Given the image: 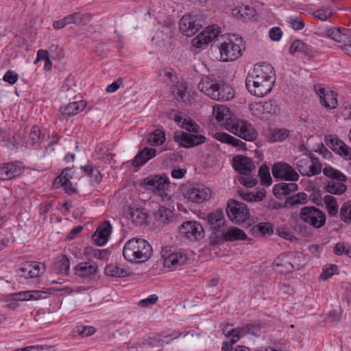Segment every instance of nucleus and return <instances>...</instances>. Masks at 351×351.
Returning a JSON list of instances; mask_svg holds the SVG:
<instances>
[{
	"label": "nucleus",
	"mask_w": 351,
	"mask_h": 351,
	"mask_svg": "<svg viewBox=\"0 0 351 351\" xmlns=\"http://www.w3.org/2000/svg\"><path fill=\"white\" fill-rule=\"evenodd\" d=\"M130 217L134 223L141 224L145 222L147 215L143 208H136L132 209Z\"/></svg>",
	"instance_id": "603ef678"
},
{
	"label": "nucleus",
	"mask_w": 351,
	"mask_h": 351,
	"mask_svg": "<svg viewBox=\"0 0 351 351\" xmlns=\"http://www.w3.org/2000/svg\"><path fill=\"white\" fill-rule=\"evenodd\" d=\"M215 138L223 143L232 145L235 147L240 148L241 149H246V145L245 143L241 141L240 139L237 138L225 132H217L215 134Z\"/></svg>",
	"instance_id": "e433bc0d"
},
{
	"label": "nucleus",
	"mask_w": 351,
	"mask_h": 351,
	"mask_svg": "<svg viewBox=\"0 0 351 351\" xmlns=\"http://www.w3.org/2000/svg\"><path fill=\"white\" fill-rule=\"evenodd\" d=\"M233 167L240 174L248 176L255 169L252 160L244 156H237L233 158Z\"/></svg>",
	"instance_id": "5701e85b"
},
{
	"label": "nucleus",
	"mask_w": 351,
	"mask_h": 351,
	"mask_svg": "<svg viewBox=\"0 0 351 351\" xmlns=\"http://www.w3.org/2000/svg\"><path fill=\"white\" fill-rule=\"evenodd\" d=\"M23 169L21 162L15 161L0 164V175L2 179L9 180L19 176Z\"/></svg>",
	"instance_id": "a878e982"
},
{
	"label": "nucleus",
	"mask_w": 351,
	"mask_h": 351,
	"mask_svg": "<svg viewBox=\"0 0 351 351\" xmlns=\"http://www.w3.org/2000/svg\"><path fill=\"white\" fill-rule=\"evenodd\" d=\"M324 200L328 214L330 216H336L339 210L337 199L331 195H326L324 197Z\"/></svg>",
	"instance_id": "de8ad7c7"
},
{
	"label": "nucleus",
	"mask_w": 351,
	"mask_h": 351,
	"mask_svg": "<svg viewBox=\"0 0 351 351\" xmlns=\"http://www.w3.org/2000/svg\"><path fill=\"white\" fill-rule=\"evenodd\" d=\"M156 149L150 147H144L141 150L134 158L132 165L135 167H139L145 165L147 161L153 158L156 155Z\"/></svg>",
	"instance_id": "2f4dec72"
},
{
	"label": "nucleus",
	"mask_w": 351,
	"mask_h": 351,
	"mask_svg": "<svg viewBox=\"0 0 351 351\" xmlns=\"http://www.w3.org/2000/svg\"><path fill=\"white\" fill-rule=\"evenodd\" d=\"M229 219L238 224L249 226L253 222L247 206L234 199H230L226 209Z\"/></svg>",
	"instance_id": "39448f33"
},
{
	"label": "nucleus",
	"mask_w": 351,
	"mask_h": 351,
	"mask_svg": "<svg viewBox=\"0 0 351 351\" xmlns=\"http://www.w3.org/2000/svg\"><path fill=\"white\" fill-rule=\"evenodd\" d=\"M152 254L151 245L145 239L132 238L128 241L123 249L124 258L130 263H141L147 261Z\"/></svg>",
	"instance_id": "7ed1b4c3"
},
{
	"label": "nucleus",
	"mask_w": 351,
	"mask_h": 351,
	"mask_svg": "<svg viewBox=\"0 0 351 351\" xmlns=\"http://www.w3.org/2000/svg\"><path fill=\"white\" fill-rule=\"evenodd\" d=\"M257 228L263 234H271L273 233V227L269 223H260L257 225Z\"/></svg>",
	"instance_id": "338daca9"
},
{
	"label": "nucleus",
	"mask_w": 351,
	"mask_h": 351,
	"mask_svg": "<svg viewBox=\"0 0 351 351\" xmlns=\"http://www.w3.org/2000/svg\"><path fill=\"white\" fill-rule=\"evenodd\" d=\"M86 106V104L84 101H74L69 103L66 106L60 108L62 119H66L71 116H74L82 111Z\"/></svg>",
	"instance_id": "7c9ffc66"
},
{
	"label": "nucleus",
	"mask_w": 351,
	"mask_h": 351,
	"mask_svg": "<svg viewBox=\"0 0 351 351\" xmlns=\"http://www.w3.org/2000/svg\"><path fill=\"white\" fill-rule=\"evenodd\" d=\"M3 80L10 84H14L18 80V75L12 71H8L3 76Z\"/></svg>",
	"instance_id": "774afa93"
},
{
	"label": "nucleus",
	"mask_w": 351,
	"mask_h": 351,
	"mask_svg": "<svg viewBox=\"0 0 351 351\" xmlns=\"http://www.w3.org/2000/svg\"><path fill=\"white\" fill-rule=\"evenodd\" d=\"M233 14H239L241 16L245 19H251L254 17V10L248 5L241 6L239 8H235L232 10Z\"/></svg>",
	"instance_id": "5fc2aeb1"
},
{
	"label": "nucleus",
	"mask_w": 351,
	"mask_h": 351,
	"mask_svg": "<svg viewBox=\"0 0 351 351\" xmlns=\"http://www.w3.org/2000/svg\"><path fill=\"white\" fill-rule=\"evenodd\" d=\"M198 88L212 99L217 101H228L234 96V90L230 86L210 75L202 78Z\"/></svg>",
	"instance_id": "f03ea898"
},
{
	"label": "nucleus",
	"mask_w": 351,
	"mask_h": 351,
	"mask_svg": "<svg viewBox=\"0 0 351 351\" xmlns=\"http://www.w3.org/2000/svg\"><path fill=\"white\" fill-rule=\"evenodd\" d=\"M170 181L166 175H154L144 180V184L156 195H159L162 200H169L171 195L169 193Z\"/></svg>",
	"instance_id": "0eeeda50"
},
{
	"label": "nucleus",
	"mask_w": 351,
	"mask_h": 351,
	"mask_svg": "<svg viewBox=\"0 0 351 351\" xmlns=\"http://www.w3.org/2000/svg\"><path fill=\"white\" fill-rule=\"evenodd\" d=\"M332 14V11L328 8H322L313 12V16L321 21H326Z\"/></svg>",
	"instance_id": "bf43d9fd"
},
{
	"label": "nucleus",
	"mask_w": 351,
	"mask_h": 351,
	"mask_svg": "<svg viewBox=\"0 0 351 351\" xmlns=\"http://www.w3.org/2000/svg\"><path fill=\"white\" fill-rule=\"evenodd\" d=\"M45 270V265L38 262H25L19 269L21 275L25 278L39 277Z\"/></svg>",
	"instance_id": "412c9836"
},
{
	"label": "nucleus",
	"mask_w": 351,
	"mask_h": 351,
	"mask_svg": "<svg viewBox=\"0 0 351 351\" xmlns=\"http://www.w3.org/2000/svg\"><path fill=\"white\" fill-rule=\"evenodd\" d=\"M71 170L72 168L64 169L61 174L56 178L53 184L55 188H59L60 186L64 187L65 192L70 195L76 193V189L73 186V184L71 181L73 178L70 173Z\"/></svg>",
	"instance_id": "aec40b11"
},
{
	"label": "nucleus",
	"mask_w": 351,
	"mask_h": 351,
	"mask_svg": "<svg viewBox=\"0 0 351 351\" xmlns=\"http://www.w3.org/2000/svg\"><path fill=\"white\" fill-rule=\"evenodd\" d=\"M201 27L202 25L197 21V16L191 14L184 15L179 21L180 31L189 37L195 34Z\"/></svg>",
	"instance_id": "f3484780"
},
{
	"label": "nucleus",
	"mask_w": 351,
	"mask_h": 351,
	"mask_svg": "<svg viewBox=\"0 0 351 351\" xmlns=\"http://www.w3.org/2000/svg\"><path fill=\"white\" fill-rule=\"evenodd\" d=\"M173 94L178 101L191 104L195 101L193 93L189 90L186 82H180L174 85Z\"/></svg>",
	"instance_id": "b1692460"
},
{
	"label": "nucleus",
	"mask_w": 351,
	"mask_h": 351,
	"mask_svg": "<svg viewBox=\"0 0 351 351\" xmlns=\"http://www.w3.org/2000/svg\"><path fill=\"white\" fill-rule=\"evenodd\" d=\"M49 294V293L46 291L32 290L17 292L14 293V295L16 300L29 301L32 300H38L47 298Z\"/></svg>",
	"instance_id": "72a5a7b5"
},
{
	"label": "nucleus",
	"mask_w": 351,
	"mask_h": 351,
	"mask_svg": "<svg viewBox=\"0 0 351 351\" xmlns=\"http://www.w3.org/2000/svg\"><path fill=\"white\" fill-rule=\"evenodd\" d=\"M275 79V73L270 64H256L245 78V86L251 95L263 97L271 91Z\"/></svg>",
	"instance_id": "f257e3e1"
},
{
	"label": "nucleus",
	"mask_w": 351,
	"mask_h": 351,
	"mask_svg": "<svg viewBox=\"0 0 351 351\" xmlns=\"http://www.w3.org/2000/svg\"><path fill=\"white\" fill-rule=\"evenodd\" d=\"M56 267L58 269V273L67 275L70 267V261L68 257L63 254L56 263Z\"/></svg>",
	"instance_id": "8fccbe9b"
},
{
	"label": "nucleus",
	"mask_w": 351,
	"mask_h": 351,
	"mask_svg": "<svg viewBox=\"0 0 351 351\" xmlns=\"http://www.w3.org/2000/svg\"><path fill=\"white\" fill-rule=\"evenodd\" d=\"M207 219L210 228L216 231L221 230L226 223L223 213L220 209L208 214Z\"/></svg>",
	"instance_id": "f704fd0d"
},
{
	"label": "nucleus",
	"mask_w": 351,
	"mask_h": 351,
	"mask_svg": "<svg viewBox=\"0 0 351 351\" xmlns=\"http://www.w3.org/2000/svg\"><path fill=\"white\" fill-rule=\"evenodd\" d=\"M261 327L258 324H248L245 326L231 330L226 335L227 336H232L233 337H241L247 335L254 336H259Z\"/></svg>",
	"instance_id": "c756f323"
},
{
	"label": "nucleus",
	"mask_w": 351,
	"mask_h": 351,
	"mask_svg": "<svg viewBox=\"0 0 351 351\" xmlns=\"http://www.w3.org/2000/svg\"><path fill=\"white\" fill-rule=\"evenodd\" d=\"M40 136V128L37 125H34L29 133V139L31 141V143L34 145L39 141Z\"/></svg>",
	"instance_id": "680f3d73"
},
{
	"label": "nucleus",
	"mask_w": 351,
	"mask_h": 351,
	"mask_svg": "<svg viewBox=\"0 0 351 351\" xmlns=\"http://www.w3.org/2000/svg\"><path fill=\"white\" fill-rule=\"evenodd\" d=\"M212 191L204 185H195L187 188L184 192L185 198L194 203L200 204L211 197Z\"/></svg>",
	"instance_id": "ddd939ff"
},
{
	"label": "nucleus",
	"mask_w": 351,
	"mask_h": 351,
	"mask_svg": "<svg viewBox=\"0 0 351 351\" xmlns=\"http://www.w3.org/2000/svg\"><path fill=\"white\" fill-rule=\"evenodd\" d=\"M339 217L343 222L346 223H351V203H344L339 212Z\"/></svg>",
	"instance_id": "864d4df0"
},
{
	"label": "nucleus",
	"mask_w": 351,
	"mask_h": 351,
	"mask_svg": "<svg viewBox=\"0 0 351 351\" xmlns=\"http://www.w3.org/2000/svg\"><path fill=\"white\" fill-rule=\"evenodd\" d=\"M173 217L172 210L165 206H160L155 214L156 220L164 224L167 223Z\"/></svg>",
	"instance_id": "c03bdc74"
},
{
	"label": "nucleus",
	"mask_w": 351,
	"mask_h": 351,
	"mask_svg": "<svg viewBox=\"0 0 351 351\" xmlns=\"http://www.w3.org/2000/svg\"><path fill=\"white\" fill-rule=\"evenodd\" d=\"M240 195L243 199L250 202H261L265 198L266 191L265 189H262L255 193L251 192H241Z\"/></svg>",
	"instance_id": "49530a36"
},
{
	"label": "nucleus",
	"mask_w": 351,
	"mask_h": 351,
	"mask_svg": "<svg viewBox=\"0 0 351 351\" xmlns=\"http://www.w3.org/2000/svg\"><path fill=\"white\" fill-rule=\"evenodd\" d=\"M238 180L240 182V184L248 188L254 186L258 182L257 178L251 176L250 174H249L248 176L243 175V176H240L238 178Z\"/></svg>",
	"instance_id": "13d9d810"
},
{
	"label": "nucleus",
	"mask_w": 351,
	"mask_h": 351,
	"mask_svg": "<svg viewBox=\"0 0 351 351\" xmlns=\"http://www.w3.org/2000/svg\"><path fill=\"white\" fill-rule=\"evenodd\" d=\"M74 274L82 278H93L95 276L98 266L96 263L89 262H82L74 267Z\"/></svg>",
	"instance_id": "393cba45"
},
{
	"label": "nucleus",
	"mask_w": 351,
	"mask_h": 351,
	"mask_svg": "<svg viewBox=\"0 0 351 351\" xmlns=\"http://www.w3.org/2000/svg\"><path fill=\"white\" fill-rule=\"evenodd\" d=\"M68 25H86L91 21V15L88 13L74 12L66 16Z\"/></svg>",
	"instance_id": "58836bf2"
},
{
	"label": "nucleus",
	"mask_w": 351,
	"mask_h": 351,
	"mask_svg": "<svg viewBox=\"0 0 351 351\" xmlns=\"http://www.w3.org/2000/svg\"><path fill=\"white\" fill-rule=\"evenodd\" d=\"M289 23L291 27L295 30H301L304 27L305 23L301 16L298 15L291 16L289 18Z\"/></svg>",
	"instance_id": "4d7b16f0"
},
{
	"label": "nucleus",
	"mask_w": 351,
	"mask_h": 351,
	"mask_svg": "<svg viewBox=\"0 0 351 351\" xmlns=\"http://www.w3.org/2000/svg\"><path fill=\"white\" fill-rule=\"evenodd\" d=\"M255 110H263L264 117L266 114H274L278 110V106L273 100H269L263 103L259 102L254 104Z\"/></svg>",
	"instance_id": "79ce46f5"
},
{
	"label": "nucleus",
	"mask_w": 351,
	"mask_h": 351,
	"mask_svg": "<svg viewBox=\"0 0 351 351\" xmlns=\"http://www.w3.org/2000/svg\"><path fill=\"white\" fill-rule=\"evenodd\" d=\"M298 186L295 183L281 182L274 185L273 193L278 199H281L289 193L298 191Z\"/></svg>",
	"instance_id": "473e14b6"
},
{
	"label": "nucleus",
	"mask_w": 351,
	"mask_h": 351,
	"mask_svg": "<svg viewBox=\"0 0 351 351\" xmlns=\"http://www.w3.org/2000/svg\"><path fill=\"white\" fill-rule=\"evenodd\" d=\"M326 145L337 154L346 160H351V147L337 137L329 135L326 137Z\"/></svg>",
	"instance_id": "2eb2a0df"
},
{
	"label": "nucleus",
	"mask_w": 351,
	"mask_h": 351,
	"mask_svg": "<svg viewBox=\"0 0 351 351\" xmlns=\"http://www.w3.org/2000/svg\"><path fill=\"white\" fill-rule=\"evenodd\" d=\"M112 232V226L109 221H105L99 226L93 235V239L95 244L99 246L104 245L108 241Z\"/></svg>",
	"instance_id": "bb28decb"
},
{
	"label": "nucleus",
	"mask_w": 351,
	"mask_h": 351,
	"mask_svg": "<svg viewBox=\"0 0 351 351\" xmlns=\"http://www.w3.org/2000/svg\"><path fill=\"white\" fill-rule=\"evenodd\" d=\"M344 182L345 181L328 180L324 184V189L330 194L336 195H342L347 189L346 185L343 184Z\"/></svg>",
	"instance_id": "4c0bfd02"
},
{
	"label": "nucleus",
	"mask_w": 351,
	"mask_h": 351,
	"mask_svg": "<svg viewBox=\"0 0 351 351\" xmlns=\"http://www.w3.org/2000/svg\"><path fill=\"white\" fill-rule=\"evenodd\" d=\"M322 171L324 176L330 178V180L347 181L348 178L344 173L331 166L326 165Z\"/></svg>",
	"instance_id": "37998d69"
},
{
	"label": "nucleus",
	"mask_w": 351,
	"mask_h": 351,
	"mask_svg": "<svg viewBox=\"0 0 351 351\" xmlns=\"http://www.w3.org/2000/svg\"><path fill=\"white\" fill-rule=\"evenodd\" d=\"M337 269V266L335 265H330L329 267L324 268L320 275V278L323 280H328L336 273Z\"/></svg>",
	"instance_id": "052dcab7"
},
{
	"label": "nucleus",
	"mask_w": 351,
	"mask_h": 351,
	"mask_svg": "<svg viewBox=\"0 0 351 351\" xmlns=\"http://www.w3.org/2000/svg\"><path fill=\"white\" fill-rule=\"evenodd\" d=\"M289 132L286 129H278L271 134L270 139L274 141H282L289 136Z\"/></svg>",
	"instance_id": "6e6d98bb"
},
{
	"label": "nucleus",
	"mask_w": 351,
	"mask_h": 351,
	"mask_svg": "<svg viewBox=\"0 0 351 351\" xmlns=\"http://www.w3.org/2000/svg\"><path fill=\"white\" fill-rule=\"evenodd\" d=\"M173 140L181 147L191 148L204 143L206 138L202 134L177 131L174 132Z\"/></svg>",
	"instance_id": "9b49d317"
},
{
	"label": "nucleus",
	"mask_w": 351,
	"mask_h": 351,
	"mask_svg": "<svg viewBox=\"0 0 351 351\" xmlns=\"http://www.w3.org/2000/svg\"><path fill=\"white\" fill-rule=\"evenodd\" d=\"M213 114L217 122H223V124L226 125V128L229 121L234 119V118L231 117L229 108L224 106H215L213 107Z\"/></svg>",
	"instance_id": "c9c22d12"
},
{
	"label": "nucleus",
	"mask_w": 351,
	"mask_h": 351,
	"mask_svg": "<svg viewBox=\"0 0 351 351\" xmlns=\"http://www.w3.org/2000/svg\"><path fill=\"white\" fill-rule=\"evenodd\" d=\"M219 34L220 28L218 26H209L192 40V45L195 48H202L217 38Z\"/></svg>",
	"instance_id": "a211bd4d"
},
{
	"label": "nucleus",
	"mask_w": 351,
	"mask_h": 351,
	"mask_svg": "<svg viewBox=\"0 0 351 351\" xmlns=\"http://www.w3.org/2000/svg\"><path fill=\"white\" fill-rule=\"evenodd\" d=\"M105 273L109 276L116 278H123L130 275V271L129 270L119 267L116 264L107 265L105 268Z\"/></svg>",
	"instance_id": "ea45409f"
},
{
	"label": "nucleus",
	"mask_w": 351,
	"mask_h": 351,
	"mask_svg": "<svg viewBox=\"0 0 351 351\" xmlns=\"http://www.w3.org/2000/svg\"><path fill=\"white\" fill-rule=\"evenodd\" d=\"M258 177L262 185L270 186L272 179L270 175L269 169L266 165H262L258 169Z\"/></svg>",
	"instance_id": "09e8293b"
},
{
	"label": "nucleus",
	"mask_w": 351,
	"mask_h": 351,
	"mask_svg": "<svg viewBox=\"0 0 351 351\" xmlns=\"http://www.w3.org/2000/svg\"><path fill=\"white\" fill-rule=\"evenodd\" d=\"M158 300V297L156 295L153 294L145 299L140 300L138 305L141 307H148L156 303Z\"/></svg>",
	"instance_id": "e2e57ef3"
},
{
	"label": "nucleus",
	"mask_w": 351,
	"mask_h": 351,
	"mask_svg": "<svg viewBox=\"0 0 351 351\" xmlns=\"http://www.w3.org/2000/svg\"><path fill=\"white\" fill-rule=\"evenodd\" d=\"M300 219L315 228H319L326 223V214L315 206L303 207L300 212Z\"/></svg>",
	"instance_id": "9d476101"
},
{
	"label": "nucleus",
	"mask_w": 351,
	"mask_h": 351,
	"mask_svg": "<svg viewBox=\"0 0 351 351\" xmlns=\"http://www.w3.org/2000/svg\"><path fill=\"white\" fill-rule=\"evenodd\" d=\"M247 235L245 233L238 228L231 227L226 231L223 232L221 237L217 238V241L213 240L211 242L216 244L221 241H234L238 240H245Z\"/></svg>",
	"instance_id": "c85d7f7f"
},
{
	"label": "nucleus",
	"mask_w": 351,
	"mask_h": 351,
	"mask_svg": "<svg viewBox=\"0 0 351 351\" xmlns=\"http://www.w3.org/2000/svg\"><path fill=\"white\" fill-rule=\"evenodd\" d=\"M173 120L182 128L189 132L195 134L199 132L200 127L199 125L190 117L184 116V114L180 112L176 113L174 115Z\"/></svg>",
	"instance_id": "cd10ccee"
},
{
	"label": "nucleus",
	"mask_w": 351,
	"mask_h": 351,
	"mask_svg": "<svg viewBox=\"0 0 351 351\" xmlns=\"http://www.w3.org/2000/svg\"><path fill=\"white\" fill-rule=\"evenodd\" d=\"M77 332L82 337H88L95 333V330L93 326H82L77 327Z\"/></svg>",
	"instance_id": "69168bd1"
},
{
	"label": "nucleus",
	"mask_w": 351,
	"mask_h": 351,
	"mask_svg": "<svg viewBox=\"0 0 351 351\" xmlns=\"http://www.w3.org/2000/svg\"><path fill=\"white\" fill-rule=\"evenodd\" d=\"M315 90L319 96L323 106L328 109L336 108L338 104L337 93L321 86H315Z\"/></svg>",
	"instance_id": "6ab92c4d"
},
{
	"label": "nucleus",
	"mask_w": 351,
	"mask_h": 351,
	"mask_svg": "<svg viewBox=\"0 0 351 351\" xmlns=\"http://www.w3.org/2000/svg\"><path fill=\"white\" fill-rule=\"evenodd\" d=\"M324 35L338 43L341 49L343 45L351 42V29L332 27L327 28Z\"/></svg>",
	"instance_id": "dca6fc26"
},
{
	"label": "nucleus",
	"mask_w": 351,
	"mask_h": 351,
	"mask_svg": "<svg viewBox=\"0 0 351 351\" xmlns=\"http://www.w3.org/2000/svg\"><path fill=\"white\" fill-rule=\"evenodd\" d=\"M148 143L152 146L162 145L165 140V133L161 129H156L147 136Z\"/></svg>",
	"instance_id": "a19ab883"
},
{
	"label": "nucleus",
	"mask_w": 351,
	"mask_h": 351,
	"mask_svg": "<svg viewBox=\"0 0 351 351\" xmlns=\"http://www.w3.org/2000/svg\"><path fill=\"white\" fill-rule=\"evenodd\" d=\"M273 176L289 181H298L299 174L289 164L285 162L275 163L271 169Z\"/></svg>",
	"instance_id": "4468645a"
},
{
	"label": "nucleus",
	"mask_w": 351,
	"mask_h": 351,
	"mask_svg": "<svg viewBox=\"0 0 351 351\" xmlns=\"http://www.w3.org/2000/svg\"><path fill=\"white\" fill-rule=\"evenodd\" d=\"M181 236L193 241H199L204 236V230L201 223L195 221H184L179 228Z\"/></svg>",
	"instance_id": "f8f14e48"
},
{
	"label": "nucleus",
	"mask_w": 351,
	"mask_h": 351,
	"mask_svg": "<svg viewBox=\"0 0 351 351\" xmlns=\"http://www.w3.org/2000/svg\"><path fill=\"white\" fill-rule=\"evenodd\" d=\"M300 254L295 252L284 253L279 255L273 263L274 269L279 274H288L293 269H299L300 264L298 260Z\"/></svg>",
	"instance_id": "423d86ee"
},
{
	"label": "nucleus",
	"mask_w": 351,
	"mask_h": 351,
	"mask_svg": "<svg viewBox=\"0 0 351 351\" xmlns=\"http://www.w3.org/2000/svg\"><path fill=\"white\" fill-rule=\"evenodd\" d=\"M162 254L164 258V265L167 267L176 268L187 262L188 258L184 252H178L169 254L167 250L162 249Z\"/></svg>",
	"instance_id": "4be33fe9"
},
{
	"label": "nucleus",
	"mask_w": 351,
	"mask_h": 351,
	"mask_svg": "<svg viewBox=\"0 0 351 351\" xmlns=\"http://www.w3.org/2000/svg\"><path fill=\"white\" fill-rule=\"evenodd\" d=\"M293 165L302 176L306 177L319 175L322 169L319 158L311 153L295 158Z\"/></svg>",
	"instance_id": "20e7f679"
},
{
	"label": "nucleus",
	"mask_w": 351,
	"mask_h": 351,
	"mask_svg": "<svg viewBox=\"0 0 351 351\" xmlns=\"http://www.w3.org/2000/svg\"><path fill=\"white\" fill-rule=\"evenodd\" d=\"M93 253L95 258L97 259H103L108 256V251L106 250H94L92 247H88L86 250V253Z\"/></svg>",
	"instance_id": "0e129e2a"
},
{
	"label": "nucleus",
	"mask_w": 351,
	"mask_h": 351,
	"mask_svg": "<svg viewBox=\"0 0 351 351\" xmlns=\"http://www.w3.org/2000/svg\"><path fill=\"white\" fill-rule=\"evenodd\" d=\"M307 195L304 193H299L286 199L285 203L292 206L304 204L307 202Z\"/></svg>",
	"instance_id": "3c124183"
},
{
	"label": "nucleus",
	"mask_w": 351,
	"mask_h": 351,
	"mask_svg": "<svg viewBox=\"0 0 351 351\" xmlns=\"http://www.w3.org/2000/svg\"><path fill=\"white\" fill-rule=\"evenodd\" d=\"M311 51V47L300 40H294L289 48V53L291 55H294L297 52H301L307 55Z\"/></svg>",
	"instance_id": "a18cd8bd"
},
{
	"label": "nucleus",
	"mask_w": 351,
	"mask_h": 351,
	"mask_svg": "<svg viewBox=\"0 0 351 351\" xmlns=\"http://www.w3.org/2000/svg\"><path fill=\"white\" fill-rule=\"evenodd\" d=\"M242 39L235 35L221 43L219 51L223 62L233 61L241 56Z\"/></svg>",
	"instance_id": "6e6552de"
},
{
	"label": "nucleus",
	"mask_w": 351,
	"mask_h": 351,
	"mask_svg": "<svg viewBox=\"0 0 351 351\" xmlns=\"http://www.w3.org/2000/svg\"><path fill=\"white\" fill-rule=\"evenodd\" d=\"M227 130L239 137L247 141H253L257 138V132L251 123L234 118L227 124Z\"/></svg>",
	"instance_id": "1a4fd4ad"
}]
</instances>
